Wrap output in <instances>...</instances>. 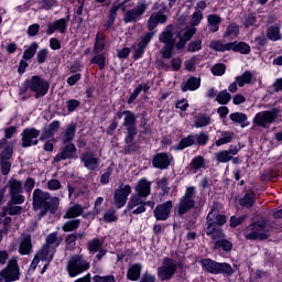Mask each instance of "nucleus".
<instances>
[{
	"label": "nucleus",
	"mask_w": 282,
	"mask_h": 282,
	"mask_svg": "<svg viewBox=\"0 0 282 282\" xmlns=\"http://www.w3.org/2000/svg\"><path fill=\"white\" fill-rule=\"evenodd\" d=\"M61 206V198L53 196L50 192H43L41 188H36L33 192V209L40 210L37 217L43 219L47 213L56 215Z\"/></svg>",
	"instance_id": "1"
},
{
	"label": "nucleus",
	"mask_w": 282,
	"mask_h": 282,
	"mask_svg": "<svg viewBox=\"0 0 282 282\" xmlns=\"http://www.w3.org/2000/svg\"><path fill=\"white\" fill-rule=\"evenodd\" d=\"M228 221V217L224 214H219V212H213V209L208 213L206 217V228L205 232L207 237H210L213 241H217L218 239H224L226 235L224 234L223 226H226Z\"/></svg>",
	"instance_id": "2"
},
{
	"label": "nucleus",
	"mask_w": 282,
	"mask_h": 282,
	"mask_svg": "<svg viewBox=\"0 0 282 282\" xmlns=\"http://www.w3.org/2000/svg\"><path fill=\"white\" fill-rule=\"evenodd\" d=\"M28 91L34 94V98L39 100V98L47 96V91H50V82L45 80L40 75H33L22 83V86L19 88V96H25Z\"/></svg>",
	"instance_id": "3"
},
{
	"label": "nucleus",
	"mask_w": 282,
	"mask_h": 282,
	"mask_svg": "<svg viewBox=\"0 0 282 282\" xmlns=\"http://www.w3.org/2000/svg\"><path fill=\"white\" fill-rule=\"evenodd\" d=\"M199 264L204 272L208 274H223L224 276H232L235 269L228 262H217L210 258L200 259Z\"/></svg>",
	"instance_id": "4"
},
{
	"label": "nucleus",
	"mask_w": 282,
	"mask_h": 282,
	"mask_svg": "<svg viewBox=\"0 0 282 282\" xmlns=\"http://www.w3.org/2000/svg\"><path fill=\"white\" fill-rule=\"evenodd\" d=\"M196 193L195 186L186 187L184 195L180 198L178 204L174 208V213L177 217H184L186 213L195 208Z\"/></svg>",
	"instance_id": "5"
},
{
	"label": "nucleus",
	"mask_w": 282,
	"mask_h": 282,
	"mask_svg": "<svg viewBox=\"0 0 282 282\" xmlns=\"http://www.w3.org/2000/svg\"><path fill=\"white\" fill-rule=\"evenodd\" d=\"M89 268H91V263H89L83 254L72 256L66 263V271L70 279H75V276L87 272Z\"/></svg>",
	"instance_id": "6"
},
{
	"label": "nucleus",
	"mask_w": 282,
	"mask_h": 282,
	"mask_svg": "<svg viewBox=\"0 0 282 282\" xmlns=\"http://www.w3.org/2000/svg\"><path fill=\"white\" fill-rule=\"evenodd\" d=\"M0 279L3 282H15L21 279V268H19V260L11 258L7 265L0 271Z\"/></svg>",
	"instance_id": "7"
},
{
	"label": "nucleus",
	"mask_w": 282,
	"mask_h": 282,
	"mask_svg": "<svg viewBox=\"0 0 282 282\" xmlns=\"http://www.w3.org/2000/svg\"><path fill=\"white\" fill-rule=\"evenodd\" d=\"M279 113H281V109L279 108H271L270 110L260 111L256 113L253 124H256V127H262L265 129L268 124H272V122L279 119Z\"/></svg>",
	"instance_id": "8"
},
{
	"label": "nucleus",
	"mask_w": 282,
	"mask_h": 282,
	"mask_svg": "<svg viewBox=\"0 0 282 282\" xmlns=\"http://www.w3.org/2000/svg\"><path fill=\"white\" fill-rule=\"evenodd\" d=\"M177 272V261L172 258H164L162 265L158 268V278L160 281H171Z\"/></svg>",
	"instance_id": "9"
},
{
	"label": "nucleus",
	"mask_w": 282,
	"mask_h": 282,
	"mask_svg": "<svg viewBox=\"0 0 282 282\" xmlns=\"http://www.w3.org/2000/svg\"><path fill=\"white\" fill-rule=\"evenodd\" d=\"M147 10H149L147 0H139L135 8L130 9L124 13L123 23H137L139 19H142V15Z\"/></svg>",
	"instance_id": "10"
},
{
	"label": "nucleus",
	"mask_w": 282,
	"mask_h": 282,
	"mask_svg": "<svg viewBox=\"0 0 282 282\" xmlns=\"http://www.w3.org/2000/svg\"><path fill=\"white\" fill-rule=\"evenodd\" d=\"M265 228V223L261 220H256L251 223L247 227V232L245 234V239H248L249 241H257V239H260L261 241L268 239V234L261 232ZM250 230V232H248Z\"/></svg>",
	"instance_id": "11"
},
{
	"label": "nucleus",
	"mask_w": 282,
	"mask_h": 282,
	"mask_svg": "<svg viewBox=\"0 0 282 282\" xmlns=\"http://www.w3.org/2000/svg\"><path fill=\"white\" fill-rule=\"evenodd\" d=\"M41 130L36 128H25L21 132V147L22 149H30V147H36L41 140Z\"/></svg>",
	"instance_id": "12"
},
{
	"label": "nucleus",
	"mask_w": 282,
	"mask_h": 282,
	"mask_svg": "<svg viewBox=\"0 0 282 282\" xmlns=\"http://www.w3.org/2000/svg\"><path fill=\"white\" fill-rule=\"evenodd\" d=\"M135 135H138V128H131L130 130H126L124 135V147L123 153L124 155H131V153H135L140 150V145L135 142Z\"/></svg>",
	"instance_id": "13"
},
{
	"label": "nucleus",
	"mask_w": 282,
	"mask_h": 282,
	"mask_svg": "<svg viewBox=\"0 0 282 282\" xmlns=\"http://www.w3.org/2000/svg\"><path fill=\"white\" fill-rule=\"evenodd\" d=\"M131 193V185L121 184L113 193V204L115 207L120 209L127 206V200L129 199V194Z\"/></svg>",
	"instance_id": "14"
},
{
	"label": "nucleus",
	"mask_w": 282,
	"mask_h": 282,
	"mask_svg": "<svg viewBox=\"0 0 282 282\" xmlns=\"http://www.w3.org/2000/svg\"><path fill=\"white\" fill-rule=\"evenodd\" d=\"M164 12H166V7H163L159 11L151 13V15L147 22V28H148L149 32L156 33L155 28H158V25H164V23H166V21H169V17L166 14H164Z\"/></svg>",
	"instance_id": "15"
},
{
	"label": "nucleus",
	"mask_w": 282,
	"mask_h": 282,
	"mask_svg": "<svg viewBox=\"0 0 282 282\" xmlns=\"http://www.w3.org/2000/svg\"><path fill=\"white\" fill-rule=\"evenodd\" d=\"M173 162V154H170L169 152H159L154 154L152 159V166L153 169H159V171H166Z\"/></svg>",
	"instance_id": "16"
},
{
	"label": "nucleus",
	"mask_w": 282,
	"mask_h": 282,
	"mask_svg": "<svg viewBox=\"0 0 282 282\" xmlns=\"http://www.w3.org/2000/svg\"><path fill=\"white\" fill-rule=\"evenodd\" d=\"M65 147L62 148V151L58 152L55 158L54 162L58 164V162L65 160H78V150L76 149V144L74 143H64Z\"/></svg>",
	"instance_id": "17"
},
{
	"label": "nucleus",
	"mask_w": 282,
	"mask_h": 282,
	"mask_svg": "<svg viewBox=\"0 0 282 282\" xmlns=\"http://www.w3.org/2000/svg\"><path fill=\"white\" fill-rule=\"evenodd\" d=\"M123 116H124V118H123ZM113 118H116L117 122H118V120H122V118H123L122 127H124L126 131H129L130 129L138 128V126H137L138 118L135 117V113H133V111H131V110H123V111L119 110L113 116Z\"/></svg>",
	"instance_id": "18"
},
{
	"label": "nucleus",
	"mask_w": 282,
	"mask_h": 282,
	"mask_svg": "<svg viewBox=\"0 0 282 282\" xmlns=\"http://www.w3.org/2000/svg\"><path fill=\"white\" fill-rule=\"evenodd\" d=\"M127 1H122L119 4L113 3L109 11H108V15H107V21L104 24V28H106V30H111L116 23V19H118V10H122V12H124V10H127Z\"/></svg>",
	"instance_id": "19"
},
{
	"label": "nucleus",
	"mask_w": 282,
	"mask_h": 282,
	"mask_svg": "<svg viewBox=\"0 0 282 282\" xmlns=\"http://www.w3.org/2000/svg\"><path fill=\"white\" fill-rule=\"evenodd\" d=\"M72 19V15L69 13L59 20L54 21L53 23H50L47 25L46 34L47 36H52L54 32H58L59 34H65L67 32V23H69V20Z\"/></svg>",
	"instance_id": "20"
},
{
	"label": "nucleus",
	"mask_w": 282,
	"mask_h": 282,
	"mask_svg": "<svg viewBox=\"0 0 282 282\" xmlns=\"http://www.w3.org/2000/svg\"><path fill=\"white\" fill-rule=\"evenodd\" d=\"M79 160L82 164H84L85 169H87L88 171H96V169L100 166V158L96 156L94 152H83L79 155Z\"/></svg>",
	"instance_id": "21"
},
{
	"label": "nucleus",
	"mask_w": 282,
	"mask_h": 282,
	"mask_svg": "<svg viewBox=\"0 0 282 282\" xmlns=\"http://www.w3.org/2000/svg\"><path fill=\"white\" fill-rule=\"evenodd\" d=\"M171 208H173V202L171 200L156 205L155 209L153 210L156 221H166V219L171 217Z\"/></svg>",
	"instance_id": "22"
},
{
	"label": "nucleus",
	"mask_w": 282,
	"mask_h": 282,
	"mask_svg": "<svg viewBox=\"0 0 282 282\" xmlns=\"http://www.w3.org/2000/svg\"><path fill=\"white\" fill-rule=\"evenodd\" d=\"M32 249H33L32 235L22 234L19 250H18L19 254H21L22 257L32 254Z\"/></svg>",
	"instance_id": "23"
},
{
	"label": "nucleus",
	"mask_w": 282,
	"mask_h": 282,
	"mask_svg": "<svg viewBox=\"0 0 282 282\" xmlns=\"http://www.w3.org/2000/svg\"><path fill=\"white\" fill-rule=\"evenodd\" d=\"M128 281H140L142 279V263L135 262L128 268L126 274Z\"/></svg>",
	"instance_id": "24"
},
{
	"label": "nucleus",
	"mask_w": 282,
	"mask_h": 282,
	"mask_svg": "<svg viewBox=\"0 0 282 282\" xmlns=\"http://www.w3.org/2000/svg\"><path fill=\"white\" fill-rule=\"evenodd\" d=\"M137 195L149 197L151 195V182L147 178H140L134 187Z\"/></svg>",
	"instance_id": "25"
},
{
	"label": "nucleus",
	"mask_w": 282,
	"mask_h": 282,
	"mask_svg": "<svg viewBox=\"0 0 282 282\" xmlns=\"http://www.w3.org/2000/svg\"><path fill=\"white\" fill-rule=\"evenodd\" d=\"M199 87H202V78L191 76L189 78H187L185 84L181 85V90L183 93L197 91V89H199Z\"/></svg>",
	"instance_id": "26"
},
{
	"label": "nucleus",
	"mask_w": 282,
	"mask_h": 282,
	"mask_svg": "<svg viewBox=\"0 0 282 282\" xmlns=\"http://www.w3.org/2000/svg\"><path fill=\"white\" fill-rule=\"evenodd\" d=\"M219 25H221V17L219 14L207 15V28L212 34L219 32Z\"/></svg>",
	"instance_id": "27"
},
{
	"label": "nucleus",
	"mask_w": 282,
	"mask_h": 282,
	"mask_svg": "<svg viewBox=\"0 0 282 282\" xmlns=\"http://www.w3.org/2000/svg\"><path fill=\"white\" fill-rule=\"evenodd\" d=\"M86 246L89 254H97L101 248H105V238L95 237Z\"/></svg>",
	"instance_id": "28"
},
{
	"label": "nucleus",
	"mask_w": 282,
	"mask_h": 282,
	"mask_svg": "<svg viewBox=\"0 0 282 282\" xmlns=\"http://www.w3.org/2000/svg\"><path fill=\"white\" fill-rule=\"evenodd\" d=\"M76 138V123L67 126L64 132H62L63 144H73L72 141Z\"/></svg>",
	"instance_id": "29"
},
{
	"label": "nucleus",
	"mask_w": 282,
	"mask_h": 282,
	"mask_svg": "<svg viewBox=\"0 0 282 282\" xmlns=\"http://www.w3.org/2000/svg\"><path fill=\"white\" fill-rule=\"evenodd\" d=\"M230 51L231 52H236L238 54H250V44L246 43V42H239V41H235V42H230Z\"/></svg>",
	"instance_id": "30"
},
{
	"label": "nucleus",
	"mask_w": 282,
	"mask_h": 282,
	"mask_svg": "<svg viewBox=\"0 0 282 282\" xmlns=\"http://www.w3.org/2000/svg\"><path fill=\"white\" fill-rule=\"evenodd\" d=\"M51 247L47 245H43L42 248L35 253L34 258L37 259V261H48V263H52L54 256H50Z\"/></svg>",
	"instance_id": "31"
},
{
	"label": "nucleus",
	"mask_w": 282,
	"mask_h": 282,
	"mask_svg": "<svg viewBox=\"0 0 282 282\" xmlns=\"http://www.w3.org/2000/svg\"><path fill=\"white\" fill-rule=\"evenodd\" d=\"M107 36L105 35V33L97 32L94 48H93L94 54H100L101 52L105 51V45H107V43L105 42Z\"/></svg>",
	"instance_id": "32"
},
{
	"label": "nucleus",
	"mask_w": 282,
	"mask_h": 282,
	"mask_svg": "<svg viewBox=\"0 0 282 282\" xmlns=\"http://www.w3.org/2000/svg\"><path fill=\"white\" fill-rule=\"evenodd\" d=\"M229 119L234 121L236 124H240L242 129L248 127L250 122H248V115L243 112H234L229 115Z\"/></svg>",
	"instance_id": "33"
},
{
	"label": "nucleus",
	"mask_w": 282,
	"mask_h": 282,
	"mask_svg": "<svg viewBox=\"0 0 282 282\" xmlns=\"http://www.w3.org/2000/svg\"><path fill=\"white\" fill-rule=\"evenodd\" d=\"M83 215V205L75 204L72 207H68L63 219H76V217H80Z\"/></svg>",
	"instance_id": "34"
},
{
	"label": "nucleus",
	"mask_w": 282,
	"mask_h": 282,
	"mask_svg": "<svg viewBox=\"0 0 282 282\" xmlns=\"http://www.w3.org/2000/svg\"><path fill=\"white\" fill-rule=\"evenodd\" d=\"M239 36V24L237 22H231L229 25H227L225 34H223V39H229L232 41V39H237Z\"/></svg>",
	"instance_id": "35"
},
{
	"label": "nucleus",
	"mask_w": 282,
	"mask_h": 282,
	"mask_svg": "<svg viewBox=\"0 0 282 282\" xmlns=\"http://www.w3.org/2000/svg\"><path fill=\"white\" fill-rule=\"evenodd\" d=\"M160 43H169L175 41V34L173 33V24L167 25L163 32L159 34Z\"/></svg>",
	"instance_id": "36"
},
{
	"label": "nucleus",
	"mask_w": 282,
	"mask_h": 282,
	"mask_svg": "<svg viewBox=\"0 0 282 282\" xmlns=\"http://www.w3.org/2000/svg\"><path fill=\"white\" fill-rule=\"evenodd\" d=\"M155 184H156L155 188L161 191L160 193L161 197H164L169 195V193H171V187L169 186L170 184L169 177L163 176L162 178L156 180Z\"/></svg>",
	"instance_id": "37"
},
{
	"label": "nucleus",
	"mask_w": 282,
	"mask_h": 282,
	"mask_svg": "<svg viewBox=\"0 0 282 282\" xmlns=\"http://www.w3.org/2000/svg\"><path fill=\"white\" fill-rule=\"evenodd\" d=\"M193 144H195V135L188 134L187 137L182 138L174 149L175 151H184V149H188V147H193Z\"/></svg>",
	"instance_id": "38"
},
{
	"label": "nucleus",
	"mask_w": 282,
	"mask_h": 282,
	"mask_svg": "<svg viewBox=\"0 0 282 282\" xmlns=\"http://www.w3.org/2000/svg\"><path fill=\"white\" fill-rule=\"evenodd\" d=\"M257 204V198L253 193H246L242 198L239 199V206L241 208H253Z\"/></svg>",
	"instance_id": "39"
},
{
	"label": "nucleus",
	"mask_w": 282,
	"mask_h": 282,
	"mask_svg": "<svg viewBox=\"0 0 282 282\" xmlns=\"http://www.w3.org/2000/svg\"><path fill=\"white\" fill-rule=\"evenodd\" d=\"M10 195H19L23 193V183L17 178H10L8 182Z\"/></svg>",
	"instance_id": "40"
},
{
	"label": "nucleus",
	"mask_w": 282,
	"mask_h": 282,
	"mask_svg": "<svg viewBox=\"0 0 282 282\" xmlns=\"http://www.w3.org/2000/svg\"><path fill=\"white\" fill-rule=\"evenodd\" d=\"M232 242L226 238H218L214 243V250H224V252H230L232 250Z\"/></svg>",
	"instance_id": "41"
},
{
	"label": "nucleus",
	"mask_w": 282,
	"mask_h": 282,
	"mask_svg": "<svg viewBox=\"0 0 282 282\" xmlns=\"http://www.w3.org/2000/svg\"><path fill=\"white\" fill-rule=\"evenodd\" d=\"M267 39H269V41H281L282 39V34H281V28H279L278 25H271L267 29Z\"/></svg>",
	"instance_id": "42"
},
{
	"label": "nucleus",
	"mask_w": 282,
	"mask_h": 282,
	"mask_svg": "<svg viewBox=\"0 0 282 282\" xmlns=\"http://www.w3.org/2000/svg\"><path fill=\"white\" fill-rule=\"evenodd\" d=\"M143 198H144V196H140V194H132L130 196V199H129L123 213L127 214V213H129V210H133V208H135V206H140L142 204Z\"/></svg>",
	"instance_id": "43"
},
{
	"label": "nucleus",
	"mask_w": 282,
	"mask_h": 282,
	"mask_svg": "<svg viewBox=\"0 0 282 282\" xmlns=\"http://www.w3.org/2000/svg\"><path fill=\"white\" fill-rule=\"evenodd\" d=\"M191 171H199V169H206V160L202 155L194 156L189 163Z\"/></svg>",
	"instance_id": "44"
},
{
	"label": "nucleus",
	"mask_w": 282,
	"mask_h": 282,
	"mask_svg": "<svg viewBox=\"0 0 282 282\" xmlns=\"http://www.w3.org/2000/svg\"><path fill=\"white\" fill-rule=\"evenodd\" d=\"M210 116H208L207 113H203L196 117L194 121V127H196V129H202L204 127L210 126Z\"/></svg>",
	"instance_id": "45"
},
{
	"label": "nucleus",
	"mask_w": 282,
	"mask_h": 282,
	"mask_svg": "<svg viewBox=\"0 0 282 282\" xmlns=\"http://www.w3.org/2000/svg\"><path fill=\"white\" fill-rule=\"evenodd\" d=\"M96 55L90 59L91 65H98L100 72L105 69L107 65V56L105 53H95Z\"/></svg>",
	"instance_id": "46"
},
{
	"label": "nucleus",
	"mask_w": 282,
	"mask_h": 282,
	"mask_svg": "<svg viewBox=\"0 0 282 282\" xmlns=\"http://www.w3.org/2000/svg\"><path fill=\"white\" fill-rule=\"evenodd\" d=\"M221 138L216 141V147H224V144H230L232 138H235V132L232 131H223Z\"/></svg>",
	"instance_id": "47"
},
{
	"label": "nucleus",
	"mask_w": 282,
	"mask_h": 282,
	"mask_svg": "<svg viewBox=\"0 0 282 282\" xmlns=\"http://www.w3.org/2000/svg\"><path fill=\"white\" fill-rule=\"evenodd\" d=\"M78 228H80V219L67 220L62 226L64 232H74V230H78Z\"/></svg>",
	"instance_id": "48"
},
{
	"label": "nucleus",
	"mask_w": 282,
	"mask_h": 282,
	"mask_svg": "<svg viewBox=\"0 0 282 282\" xmlns=\"http://www.w3.org/2000/svg\"><path fill=\"white\" fill-rule=\"evenodd\" d=\"M236 80L238 83V87L250 85V83H252V72L245 70L242 75L236 77Z\"/></svg>",
	"instance_id": "49"
},
{
	"label": "nucleus",
	"mask_w": 282,
	"mask_h": 282,
	"mask_svg": "<svg viewBox=\"0 0 282 282\" xmlns=\"http://www.w3.org/2000/svg\"><path fill=\"white\" fill-rule=\"evenodd\" d=\"M37 50H39V43L32 42L31 45L23 52L22 58L24 61H32V57L36 56Z\"/></svg>",
	"instance_id": "50"
},
{
	"label": "nucleus",
	"mask_w": 282,
	"mask_h": 282,
	"mask_svg": "<svg viewBox=\"0 0 282 282\" xmlns=\"http://www.w3.org/2000/svg\"><path fill=\"white\" fill-rule=\"evenodd\" d=\"M116 164L111 163L106 171L101 174L100 176V184H102L104 186H107V184H109L110 180H111V175H113V169H115Z\"/></svg>",
	"instance_id": "51"
},
{
	"label": "nucleus",
	"mask_w": 282,
	"mask_h": 282,
	"mask_svg": "<svg viewBox=\"0 0 282 282\" xmlns=\"http://www.w3.org/2000/svg\"><path fill=\"white\" fill-rule=\"evenodd\" d=\"M208 140H210V135L205 131L194 134V144H198V147H206V144H208Z\"/></svg>",
	"instance_id": "52"
},
{
	"label": "nucleus",
	"mask_w": 282,
	"mask_h": 282,
	"mask_svg": "<svg viewBox=\"0 0 282 282\" xmlns=\"http://www.w3.org/2000/svg\"><path fill=\"white\" fill-rule=\"evenodd\" d=\"M230 100H232V95H230L227 89L219 91L216 96V101L218 105H228Z\"/></svg>",
	"instance_id": "53"
},
{
	"label": "nucleus",
	"mask_w": 282,
	"mask_h": 282,
	"mask_svg": "<svg viewBox=\"0 0 282 282\" xmlns=\"http://www.w3.org/2000/svg\"><path fill=\"white\" fill-rule=\"evenodd\" d=\"M153 36H155V32H147L143 36L139 39L138 47H141L143 50H147L149 46V43L153 41Z\"/></svg>",
	"instance_id": "54"
},
{
	"label": "nucleus",
	"mask_w": 282,
	"mask_h": 282,
	"mask_svg": "<svg viewBox=\"0 0 282 282\" xmlns=\"http://www.w3.org/2000/svg\"><path fill=\"white\" fill-rule=\"evenodd\" d=\"M230 42L224 44L221 41H214L210 44V48L214 50V52H230Z\"/></svg>",
	"instance_id": "55"
},
{
	"label": "nucleus",
	"mask_w": 282,
	"mask_h": 282,
	"mask_svg": "<svg viewBox=\"0 0 282 282\" xmlns=\"http://www.w3.org/2000/svg\"><path fill=\"white\" fill-rule=\"evenodd\" d=\"M232 160V155H230V152L228 150H223L216 152V162L219 164H226L227 162H230Z\"/></svg>",
	"instance_id": "56"
},
{
	"label": "nucleus",
	"mask_w": 282,
	"mask_h": 282,
	"mask_svg": "<svg viewBox=\"0 0 282 282\" xmlns=\"http://www.w3.org/2000/svg\"><path fill=\"white\" fill-rule=\"evenodd\" d=\"M12 155H14V145L9 143L0 153V160L10 161L12 160Z\"/></svg>",
	"instance_id": "57"
},
{
	"label": "nucleus",
	"mask_w": 282,
	"mask_h": 282,
	"mask_svg": "<svg viewBox=\"0 0 282 282\" xmlns=\"http://www.w3.org/2000/svg\"><path fill=\"white\" fill-rule=\"evenodd\" d=\"M104 221L106 224H112V221H118V215H116V209H108L104 214Z\"/></svg>",
	"instance_id": "58"
},
{
	"label": "nucleus",
	"mask_w": 282,
	"mask_h": 282,
	"mask_svg": "<svg viewBox=\"0 0 282 282\" xmlns=\"http://www.w3.org/2000/svg\"><path fill=\"white\" fill-rule=\"evenodd\" d=\"M256 45L253 46V50L261 51L262 47H265L268 45V37L265 35H259L254 37Z\"/></svg>",
	"instance_id": "59"
},
{
	"label": "nucleus",
	"mask_w": 282,
	"mask_h": 282,
	"mask_svg": "<svg viewBox=\"0 0 282 282\" xmlns=\"http://www.w3.org/2000/svg\"><path fill=\"white\" fill-rule=\"evenodd\" d=\"M203 19H204V12H202V10L195 11L192 14V22H191L192 28H197V25L202 23Z\"/></svg>",
	"instance_id": "60"
},
{
	"label": "nucleus",
	"mask_w": 282,
	"mask_h": 282,
	"mask_svg": "<svg viewBox=\"0 0 282 282\" xmlns=\"http://www.w3.org/2000/svg\"><path fill=\"white\" fill-rule=\"evenodd\" d=\"M212 74L214 76H224V74H226V64L224 63L215 64L212 67Z\"/></svg>",
	"instance_id": "61"
},
{
	"label": "nucleus",
	"mask_w": 282,
	"mask_h": 282,
	"mask_svg": "<svg viewBox=\"0 0 282 282\" xmlns=\"http://www.w3.org/2000/svg\"><path fill=\"white\" fill-rule=\"evenodd\" d=\"M47 56H50V51L47 48H42L36 54V59L39 65H43L47 61Z\"/></svg>",
	"instance_id": "62"
},
{
	"label": "nucleus",
	"mask_w": 282,
	"mask_h": 282,
	"mask_svg": "<svg viewBox=\"0 0 282 282\" xmlns=\"http://www.w3.org/2000/svg\"><path fill=\"white\" fill-rule=\"evenodd\" d=\"M202 50V40H195L187 44V52L195 53Z\"/></svg>",
	"instance_id": "63"
},
{
	"label": "nucleus",
	"mask_w": 282,
	"mask_h": 282,
	"mask_svg": "<svg viewBox=\"0 0 282 282\" xmlns=\"http://www.w3.org/2000/svg\"><path fill=\"white\" fill-rule=\"evenodd\" d=\"M94 282H116V276L113 274L109 275H94L93 276Z\"/></svg>",
	"instance_id": "64"
}]
</instances>
